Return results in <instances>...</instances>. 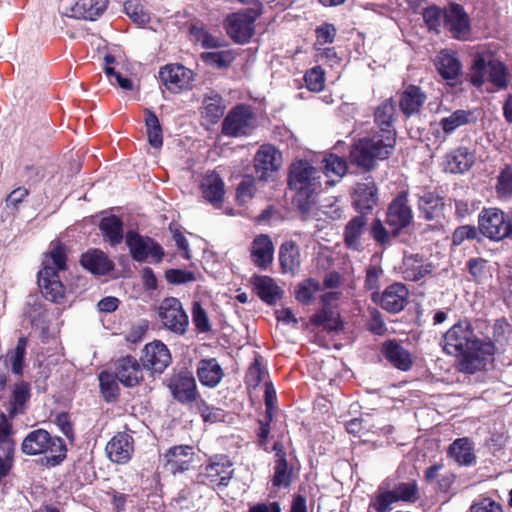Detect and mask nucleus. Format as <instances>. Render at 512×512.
<instances>
[{"mask_svg": "<svg viewBox=\"0 0 512 512\" xmlns=\"http://www.w3.org/2000/svg\"><path fill=\"white\" fill-rule=\"evenodd\" d=\"M108 3V0H78L71 8L72 17L95 20L104 13Z\"/></svg>", "mask_w": 512, "mask_h": 512, "instance_id": "nucleus-27", "label": "nucleus"}, {"mask_svg": "<svg viewBox=\"0 0 512 512\" xmlns=\"http://www.w3.org/2000/svg\"><path fill=\"white\" fill-rule=\"evenodd\" d=\"M202 197L214 208L222 207L224 198V183L221 175L215 171H208L200 184Z\"/></svg>", "mask_w": 512, "mask_h": 512, "instance_id": "nucleus-22", "label": "nucleus"}, {"mask_svg": "<svg viewBox=\"0 0 512 512\" xmlns=\"http://www.w3.org/2000/svg\"><path fill=\"white\" fill-rule=\"evenodd\" d=\"M408 290L401 283H394L388 286L382 295L373 292L372 298L375 302L379 300L380 306L390 312L398 313L404 309L407 303Z\"/></svg>", "mask_w": 512, "mask_h": 512, "instance_id": "nucleus-17", "label": "nucleus"}, {"mask_svg": "<svg viewBox=\"0 0 512 512\" xmlns=\"http://www.w3.org/2000/svg\"><path fill=\"white\" fill-rule=\"evenodd\" d=\"M192 323L200 333H205L210 330L208 315L200 303L196 301L192 304Z\"/></svg>", "mask_w": 512, "mask_h": 512, "instance_id": "nucleus-57", "label": "nucleus"}, {"mask_svg": "<svg viewBox=\"0 0 512 512\" xmlns=\"http://www.w3.org/2000/svg\"><path fill=\"white\" fill-rule=\"evenodd\" d=\"M304 80L310 91L320 92L325 85V73L320 66H316L306 72Z\"/></svg>", "mask_w": 512, "mask_h": 512, "instance_id": "nucleus-54", "label": "nucleus"}, {"mask_svg": "<svg viewBox=\"0 0 512 512\" xmlns=\"http://www.w3.org/2000/svg\"><path fill=\"white\" fill-rule=\"evenodd\" d=\"M476 227L470 225L460 226L453 232L452 242L454 245H461L465 240H473L477 237Z\"/></svg>", "mask_w": 512, "mask_h": 512, "instance_id": "nucleus-61", "label": "nucleus"}, {"mask_svg": "<svg viewBox=\"0 0 512 512\" xmlns=\"http://www.w3.org/2000/svg\"><path fill=\"white\" fill-rule=\"evenodd\" d=\"M320 290V284L318 281L309 278L299 283L295 288L296 299L302 304H309L313 298V295Z\"/></svg>", "mask_w": 512, "mask_h": 512, "instance_id": "nucleus-48", "label": "nucleus"}, {"mask_svg": "<svg viewBox=\"0 0 512 512\" xmlns=\"http://www.w3.org/2000/svg\"><path fill=\"white\" fill-rule=\"evenodd\" d=\"M368 218L365 213L352 217L346 224L343 232L344 243L347 248L360 251L363 248V237L367 231Z\"/></svg>", "mask_w": 512, "mask_h": 512, "instance_id": "nucleus-24", "label": "nucleus"}, {"mask_svg": "<svg viewBox=\"0 0 512 512\" xmlns=\"http://www.w3.org/2000/svg\"><path fill=\"white\" fill-rule=\"evenodd\" d=\"M426 99V94L420 87L409 85L401 94L399 106L406 116H410L420 111Z\"/></svg>", "mask_w": 512, "mask_h": 512, "instance_id": "nucleus-30", "label": "nucleus"}, {"mask_svg": "<svg viewBox=\"0 0 512 512\" xmlns=\"http://www.w3.org/2000/svg\"><path fill=\"white\" fill-rule=\"evenodd\" d=\"M423 19L429 30L439 32L441 25L444 26V11L437 6H430L424 9Z\"/></svg>", "mask_w": 512, "mask_h": 512, "instance_id": "nucleus-55", "label": "nucleus"}, {"mask_svg": "<svg viewBox=\"0 0 512 512\" xmlns=\"http://www.w3.org/2000/svg\"><path fill=\"white\" fill-rule=\"evenodd\" d=\"M251 260L260 269L266 270L273 262L274 246L268 235L257 236L250 248Z\"/></svg>", "mask_w": 512, "mask_h": 512, "instance_id": "nucleus-25", "label": "nucleus"}, {"mask_svg": "<svg viewBox=\"0 0 512 512\" xmlns=\"http://www.w3.org/2000/svg\"><path fill=\"white\" fill-rule=\"evenodd\" d=\"M255 128V117L247 105H237L226 115V136H247Z\"/></svg>", "mask_w": 512, "mask_h": 512, "instance_id": "nucleus-12", "label": "nucleus"}, {"mask_svg": "<svg viewBox=\"0 0 512 512\" xmlns=\"http://www.w3.org/2000/svg\"><path fill=\"white\" fill-rule=\"evenodd\" d=\"M145 126L148 142L153 148H160L163 144L162 128L156 114L151 110H145Z\"/></svg>", "mask_w": 512, "mask_h": 512, "instance_id": "nucleus-42", "label": "nucleus"}, {"mask_svg": "<svg viewBox=\"0 0 512 512\" xmlns=\"http://www.w3.org/2000/svg\"><path fill=\"white\" fill-rule=\"evenodd\" d=\"M252 283L257 295L267 304H274L281 298L282 291L269 276H254Z\"/></svg>", "mask_w": 512, "mask_h": 512, "instance_id": "nucleus-33", "label": "nucleus"}, {"mask_svg": "<svg viewBox=\"0 0 512 512\" xmlns=\"http://www.w3.org/2000/svg\"><path fill=\"white\" fill-rule=\"evenodd\" d=\"M386 359L396 368L407 371L412 366L409 352L395 341H389L384 347Z\"/></svg>", "mask_w": 512, "mask_h": 512, "instance_id": "nucleus-36", "label": "nucleus"}, {"mask_svg": "<svg viewBox=\"0 0 512 512\" xmlns=\"http://www.w3.org/2000/svg\"><path fill=\"white\" fill-rule=\"evenodd\" d=\"M393 492L397 501L415 502L418 499V485L414 480L398 484Z\"/></svg>", "mask_w": 512, "mask_h": 512, "instance_id": "nucleus-52", "label": "nucleus"}, {"mask_svg": "<svg viewBox=\"0 0 512 512\" xmlns=\"http://www.w3.org/2000/svg\"><path fill=\"white\" fill-rule=\"evenodd\" d=\"M379 200L378 189L371 177L365 178L358 183L352 194V204L361 214L371 211L377 206Z\"/></svg>", "mask_w": 512, "mask_h": 512, "instance_id": "nucleus-18", "label": "nucleus"}, {"mask_svg": "<svg viewBox=\"0 0 512 512\" xmlns=\"http://www.w3.org/2000/svg\"><path fill=\"white\" fill-rule=\"evenodd\" d=\"M474 160L473 152L465 147H459L447 154L445 169L450 173H464L472 167Z\"/></svg>", "mask_w": 512, "mask_h": 512, "instance_id": "nucleus-29", "label": "nucleus"}, {"mask_svg": "<svg viewBox=\"0 0 512 512\" xmlns=\"http://www.w3.org/2000/svg\"><path fill=\"white\" fill-rule=\"evenodd\" d=\"M322 162L324 163V169L326 176L330 174L336 175L338 178H341L345 175L347 171L346 162L339 156L334 154L326 155Z\"/></svg>", "mask_w": 512, "mask_h": 512, "instance_id": "nucleus-50", "label": "nucleus"}, {"mask_svg": "<svg viewBox=\"0 0 512 512\" xmlns=\"http://www.w3.org/2000/svg\"><path fill=\"white\" fill-rule=\"evenodd\" d=\"M100 388L104 398L107 401H111L117 398L119 395L118 380L115 377L114 372L110 373L102 371L99 374Z\"/></svg>", "mask_w": 512, "mask_h": 512, "instance_id": "nucleus-47", "label": "nucleus"}, {"mask_svg": "<svg viewBox=\"0 0 512 512\" xmlns=\"http://www.w3.org/2000/svg\"><path fill=\"white\" fill-rule=\"evenodd\" d=\"M194 448L189 445L173 446L163 456V464L172 474L183 473L190 469L194 462Z\"/></svg>", "mask_w": 512, "mask_h": 512, "instance_id": "nucleus-14", "label": "nucleus"}, {"mask_svg": "<svg viewBox=\"0 0 512 512\" xmlns=\"http://www.w3.org/2000/svg\"><path fill=\"white\" fill-rule=\"evenodd\" d=\"M397 502V498L393 491L382 490L381 488L375 495L370 507L374 508L377 512H389L392 508L391 505Z\"/></svg>", "mask_w": 512, "mask_h": 512, "instance_id": "nucleus-51", "label": "nucleus"}, {"mask_svg": "<svg viewBox=\"0 0 512 512\" xmlns=\"http://www.w3.org/2000/svg\"><path fill=\"white\" fill-rule=\"evenodd\" d=\"M12 424L9 422L5 414L0 416V445L5 453L13 454L14 442L11 439Z\"/></svg>", "mask_w": 512, "mask_h": 512, "instance_id": "nucleus-53", "label": "nucleus"}, {"mask_svg": "<svg viewBox=\"0 0 512 512\" xmlns=\"http://www.w3.org/2000/svg\"><path fill=\"white\" fill-rule=\"evenodd\" d=\"M223 473L224 463L221 462L220 457L215 456L211 462L205 466L204 470L199 473L198 481L217 490L219 494L223 490Z\"/></svg>", "mask_w": 512, "mask_h": 512, "instance_id": "nucleus-28", "label": "nucleus"}, {"mask_svg": "<svg viewBox=\"0 0 512 512\" xmlns=\"http://www.w3.org/2000/svg\"><path fill=\"white\" fill-rule=\"evenodd\" d=\"M443 198L432 192L424 193L418 201V207L423 217L428 221H439L443 218Z\"/></svg>", "mask_w": 512, "mask_h": 512, "instance_id": "nucleus-31", "label": "nucleus"}, {"mask_svg": "<svg viewBox=\"0 0 512 512\" xmlns=\"http://www.w3.org/2000/svg\"><path fill=\"white\" fill-rule=\"evenodd\" d=\"M310 321L313 325L328 331H338L342 328L338 315L330 308H323L318 311L311 317Z\"/></svg>", "mask_w": 512, "mask_h": 512, "instance_id": "nucleus-43", "label": "nucleus"}, {"mask_svg": "<svg viewBox=\"0 0 512 512\" xmlns=\"http://www.w3.org/2000/svg\"><path fill=\"white\" fill-rule=\"evenodd\" d=\"M507 219L508 215L498 208L484 209L479 215V231L491 240L500 241L509 234Z\"/></svg>", "mask_w": 512, "mask_h": 512, "instance_id": "nucleus-9", "label": "nucleus"}, {"mask_svg": "<svg viewBox=\"0 0 512 512\" xmlns=\"http://www.w3.org/2000/svg\"><path fill=\"white\" fill-rule=\"evenodd\" d=\"M259 12L255 9H245L232 14L228 19L227 33L236 43L244 44L249 41L254 32V22Z\"/></svg>", "mask_w": 512, "mask_h": 512, "instance_id": "nucleus-11", "label": "nucleus"}, {"mask_svg": "<svg viewBox=\"0 0 512 512\" xmlns=\"http://www.w3.org/2000/svg\"><path fill=\"white\" fill-rule=\"evenodd\" d=\"M470 116L471 113L469 111L459 109L441 118L439 126L442 128L444 134L449 135L457 128L468 124Z\"/></svg>", "mask_w": 512, "mask_h": 512, "instance_id": "nucleus-44", "label": "nucleus"}, {"mask_svg": "<svg viewBox=\"0 0 512 512\" xmlns=\"http://www.w3.org/2000/svg\"><path fill=\"white\" fill-rule=\"evenodd\" d=\"M158 317L169 331L183 335L187 331L189 318L181 302L175 297L163 299L158 306Z\"/></svg>", "mask_w": 512, "mask_h": 512, "instance_id": "nucleus-8", "label": "nucleus"}, {"mask_svg": "<svg viewBox=\"0 0 512 512\" xmlns=\"http://www.w3.org/2000/svg\"><path fill=\"white\" fill-rule=\"evenodd\" d=\"M336 33L337 29L333 24L330 23H324L323 25L317 27V44L324 45L333 43Z\"/></svg>", "mask_w": 512, "mask_h": 512, "instance_id": "nucleus-62", "label": "nucleus"}, {"mask_svg": "<svg viewBox=\"0 0 512 512\" xmlns=\"http://www.w3.org/2000/svg\"><path fill=\"white\" fill-rule=\"evenodd\" d=\"M265 369L261 366L259 358H255L246 373V384L249 387H257L263 379Z\"/></svg>", "mask_w": 512, "mask_h": 512, "instance_id": "nucleus-60", "label": "nucleus"}, {"mask_svg": "<svg viewBox=\"0 0 512 512\" xmlns=\"http://www.w3.org/2000/svg\"><path fill=\"white\" fill-rule=\"evenodd\" d=\"M471 81L476 86L490 82L497 88H504L508 82L507 69L493 53H477L473 60Z\"/></svg>", "mask_w": 512, "mask_h": 512, "instance_id": "nucleus-5", "label": "nucleus"}, {"mask_svg": "<svg viewBox=\"0 0 512 512\" xmlns=\"http://www.w3.org/2000/svg\"><path fill=\"white\" fill-rule=\"evenodd\" d=\"M23 453L27 455L50 454L48 461L52 465L60 463L66 455V447L59 437H52L44 429L31 431L23 440Z\"/></svg>", "mask_w": 512, "mask_h": 512, "instance_id": "nucleus-6", "label": "nucleus"}, {"mask_svg": "<svg viewBox=\"0 0 512 512\" xmlns=\"http://www.w3.org/2000/svg\"><path fill=\"white\" fill-rule=\"evenodd\" d=\"M105 451L112 462L125 464L134 452L133 438L127 433H118L107 443Z\"/></svg>", "mask_w": 512, "mask_h": 512, "instance_id": "nucleus-23", "label": "nucleus"}, {"mask_svg": "<svg viewBox=\"0 0 512 512\" xmlns=\"http://www.w3.org/2000/svg\"><path fill=\"white\" fill-rule=\"evenodd\" d=\"M395 142V132L385 129L384 134L360 139L350 151V162L363 170H371L374 168L376 160L389 157Z\"/></svg>", "mask_w": 512, "mask_h": 512, "instance_id": "nucleus-2", "label": "nucleus"}, {"mask_svg": "<svg viewBox=\"0 0 512 512\" xmlns=\"http://www.w3.org/2000/svg\"><path fill=\"white\" fill-rule=\"evenodd\" d=\"M444 27L456 39H465L468 36L470 31L469 18L460 5L452 3L444 11Z\"/></svg>", "mask_w": 512, "mask_h": 512, "instance_id": "nucleus-20", "label": "nucleus"}, {"mask_svg": "<svg viewBox=\"0 0 512 512\" xmlns=\"http://www.w3.org/2000/svg\"><path fill=\"white\" fill-rule=\"evenodd\" d=\"M82 266L95 275H105L109 273L113 267V262L101 250L94 249L86 252L81 257Z\"/></svg>", "mask_w": 512, "mask_h": 512, "instance_id": "nucleus-26", "label": "nucleus"}, {"mask_svg": "<svg viewBox=\"0 0 512 512\" xmlns=\"http://www.w3.org/2000/svg\"><path fill=\"white\" fill-rule=\"evenodd\" d=\"M396 103L391 99L384 100L374 112L375 122L381 127V134L385 130H391L396 117Z\"/></svg>", "mask_w": 512, "mask_h": 512, "instance_id": "nucleus-41", "label": "nucleus"}, {"mask_svg": "<svg viewBox=\"0 0 512 512\" xmlns=\"http://www.w3.org/2000/svg\"><path fill=\"white\" fill-rule=\"evenodd\" d=\"M434 66L449 85H455L459 80L462 65L454 52L441 50L434 59Z\"/></svg>", "mask_w": 512, "mask_h": 512, "instance_id": "nucleus-21", "label": "nucleus"}, {"mask_svg": "<svg viewBox=\"0 0 512 512\" xmlns=\"http://www.w3.org/2000/svg\"><path fill=\"white\" fill-rule=\"evenodd\" d=\"M279 261L283 272L293 273L300 265V251L293 241L284 242L279 248Z\"/></svg>", "mask_w": 512, "mask_h": 512, "instance_id": "nucleus-37", "label": "nucleus"}, {"mask_svg": "<svg viewBox=\"0 0 512 512\" xmlns=\"http://www.w3.org/2000/svg\"><path fill=\"white\" fill-rule=\"evenodd\" d=\"M321 174L320 170L307 161H298L291 165L288 183L291 189L297 191V202H313L314 195L321 189Z\"/></svg>", "mask_w": 512, "mask_h": 512, "instance_id": "nucleus-4", "label": "nucleus"}, {"mask_svg": "<svg viewBox=\"0 0 512 512\" xmlns=\"http://www.w3.org/2000/svg\"><path fill=\"white\" fill-rule=\"evenodd\" d=\"M66 256L64 248L55 246L49 257L44 261V267L38 273V284L44 297L54 303H61L64 298V286L58 272L65 269Z\"/></svg>", "mask_w": 512, "mask_h": 512, "instance_id": "nucleus-3", "label": "nucleus"}, {"mask_svg": "<svg viewBox=\"0 0 512 512\" xmlns=\"http://www.w3.org/2000/svg\"><path fill=\"white\" fill-rule=\"evenodd\" d=\"M281 164V152L269 144L262 145L254 157V167L261 180H266L268 174L277 171Z\"/></svg>", "mask_w": 512, "mask_h": 512, "instance_id": "nucleus-19", "label": "nucleus"}, {"mask_svg": "<svg viewBox=\"0 0 512 512\" xmlns=\"http://www.w3.org/2000/svg\"><path fill=\"white\" fill-rule=\"evenodd\" d=\"M371 234L374 240L380 245H386L391 242V239L397 235H393L392 230L388 231L383 225L382 221L375 219L371 226Z\"/></svg>", "mask_w": 512, "mask_h": 512, "instance_id": "nucleus-58", "label": "nucleus"}, {"mask_svg": "<svg viewBox=\"0 0 512 512\" xmlns=\"http://www.w3.org/2000/svg\"><path fill=\"white\" fill-rule=\"evenodd\" d=\"M197 374L200 382L209 387L216 386L223 376L222 368L214 358L201 360Z\"/></svg>", "mask_w": 512, "mask_h": 512, "instance_id": "nucleus-34", "label": "nucleus"}, {"mask_svg": "<svg viewBox=\"0 0 512 512\" xmlns=\"http://www.w3.org/2000/svg\"><path fill=\"white\" fill-rule=\"evenodd\" d=\"M497 193L501 197L512 196V165H506L498 176Z\"/></svg>", "mask_w": 512, "mask_h": 512, "instance_id": "nucleus-56", "label": "nucleus"}, {"mask_svg": "<svg viewBox=\"0 0 512 512\" xmlns=\"http://www.w3.org/2000/svg\"><path fill=\"white\" fill-rule=\"evenodd\" d=\"M30 397L29 385L21 382L15 385L12 395V405L14 412H17Z\"/></svg>", "mask_w": 512, "mask_h": 512, "instance_id": "nucleus-59", "label": "nucleus"}, {"mask_svg": "<svg viewBox=\"0 0 512 512\" xmlns=\"http://www.w3.org/2000/svg\"><path fill=\"white\" fill-rule=\"evenodd\" d=\"M172 393L181 402H190L196 397L195 379L188 374H180L172 382Z\"/></svg>", "mask_w": 512, "mask_h": 512, "instance_id": "nucleus-35", "label": "nucleus"}, {"mask_svg": "<svg viewBox=\"0 0 512 512\" xmlns=\"http://www.w3.org/2000/svg\"><path fill=\"white\" fill-rule=\"evenodd\" d=\"M159 77L166 88L173 93L191 89L194 81L193 71L180 64H169L161 68Z\"/></svg>", "mask_w": 512, "mask_h": 512, "instance_id": "nucleus-13", "label": "nucleus"}, {"mask_svg": "<svg viewBox=\"0 0 512 512\" xmlns=\"http://www.w3.org/2000/svg\"><path fill=\"white\" fill-rule=\"evenodd\" d=\"M432 272V265L426 263L419 255L405 256L403 260L402 274L408 281H418Z\"/></svg>", "mask_w": 512, "mask_h": 512, "instance_id": "nucleus-32", "label": "nucleus"}, {"mask_svg": "<svg viewBox=\"0 0 512 512\" xmlns=\"http://www.w3.org/2000/svg\"><path fill=\"white\" fill-rule=\"evenodd\" d=\"M141 360L143 367L162 373L171 363V354L164 343L154 341L145 346Z\"/></svg>", "mask_w": 512, "mask_h": 512, "instance_id": "nucleus-16", "label": "nucleus"}, {"mask_svg": "<svg viewBox=\"0 0 512 512\" xmlns=\"http://www.w3.org/2000/svg\"><path fill=\"white\" fill-rule=\"evenodd\" d=\"M114 374L125 387H134L143 380V365L135 357L127 355L114 363Z\"/></svg>", "mask_w": 512, "mask_h": 512, "instance_id": "nucleus-15", "label": "nucleus"}, {"mask_svg": "<svg viewBox=\"0 0 512 512\" xmlns=\"http://www.w3.org/2000/svg\"><path fill=\"white\" fill-rule=\"evenodd\" d=\"M413 220V212L408 204L406 192L399 193L389 204L386 212L385 222L392 230L393 235L408 227Z\"/></svg>", "mask_w": 512, "mask_h": 512, "instance_id": "nucleus-10", "label": "nucleus"}, {"mask_svg": "<svg viewBox=\"0 0 512 512\" xmlns=\"http://www.w3.org/2000/svg\"><path fill=\"white\" fill-rule=\"evenodd\" d=\"M27 338L20 337L15 349L8 354L13 373L20 375L23 370V360L26 353Z\"/></svg>", "mask_w": 512, "mask_h": 512, "instance_id": "nucleus-49", "label": "nucleus"}, {"mask_svg": "<svg viewBox=\"0 0 512 512\" xmlns=\"http://www.w3.org/2000/svg\"><path fill=\"white\" fill-rule=\"evenodd\" d=\"M254 179L246 176L242 179L237 188V199L240 203H245L248 199L253 197L254 194Z\"/></svg>", "mask_w": 512, "mask_h": 512, "instance_id": "nucleus-63", "label": "nucleus"}, {"mask_svg": "<svg viewBox=\"0 0 512 512\" xmlns=\"http://www.w3.org/2000/svg\"><path fill=\"white\" fill-rule=\"evenodd\" d=\"M222 97L220 94L210 91L203 100V117L210 123H217L224 115V107L222 106Z\"/></svg>", "mask_w": 512, "mask_h": 512, "instance_id": "nucleus-40", "label": "nucleus"}, {"mask_svg": "<svg viewBox=\"0 0 512 512\" xmlns=\"http://www.w3.org/2000/svg\"><path fill=\"white\" fill-rule=\"evenodd\" d=\"M471 512H502V507L499 503L491 500L490 498H484L481 501L471 506Z\"/></svg>", "mask_w": 512, "mask_h": 512, "instance_id": "nucleus-64", "label": "nucleus"}, {"mask_svg": "<svg viewBox=\"0 0 512 512\" xmlns=\"http://www.w3.org/2000/svg\"><path fill=\"white\" fill-rule=\"evenodd\" d=\"M100 230L104 238L112 245H118L123 240V223L115 215L104 217L100 222Z\"/></svg>", "mask_w": 512, "mask_h": 512, "instance_id": "nucleus-39", "label": "nucleus"}, {"mask_svg": "<svg viewBox=\"0 0 512 512\" xmlns=\"http://www.w3.org/2000/svg\"><path fill=\"white\" fill-rule=\"evenodd\" d=\"M441 345L446 354L462 357L459 370L469 374L482 369L487 357L494 353V345L476 339L470 324L466 321L453 325L444 334Z\"/></svg>", "mask_w": 512, "mask_h": 512, "instance_id": "nucleus-1", "label": "nucleus"}, {"mask_svg": "<svg viewBox=\"0 0 512 512\" xmlns=\"http://www.w3.org/2000/svg\"><path fill=\"white\" fill-rule=\"evenodd\" d=\"M448 453L460 465L468 466L475 462L472 442L467 438L455 440L450 445Z\"/></svg>", "mask_w": 512, "mask_h": 512, "instance_id": "nucleus-38", "label": "nucleus"}, {"mask_svg": "<svg viewBox=\"0 0 512 512\" xmlns=\"http://www.w3.org/2000/svg\"><path fill=\"white\" fill-rule=\"evenodd\" d=\"M124 10L127 16L137 25L143 26L150 21V14L141 0H126Z\"/></svg>", "mask_w": 512, "mask_h": 512, "instance_id": "nucleus-46", "label": "nucleus"}, {"mask_svg": "<svg viewBox=\"0 0 512 512\" xmlns=\"http://www.w3.org/2000/svg\"><path fill=\"white\" fill-rule=\"evenodd\" d=\"M272 484L275 487H288L291 484V472L288 469L285 453L278 452V459H276L274 466Z\"/></svg>", "mask_w": 512, "mask_h": 512, "instance_id": "nucleus-45", "label": "nucleus"}, {"mask_svg": "<svg viewBox=\"0 0 512 512\" xmlns=\"http://www.w3.org/2000/svg\"><path fill=\"white\" fill-rule=\"evenodd\" d=\"M125 240L132 259L137 262L159 263L164 256L163 248L148 236L128 231Z\"/></svg>", "mask_w": 512, "mask_h": 512, "instance_id": "nucleus-7", "label": "nucleus"}]
</instances>
